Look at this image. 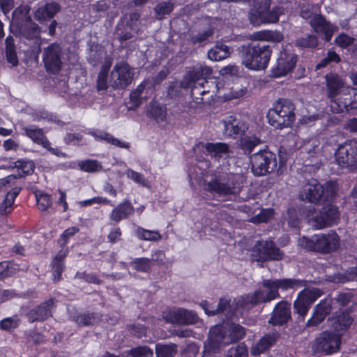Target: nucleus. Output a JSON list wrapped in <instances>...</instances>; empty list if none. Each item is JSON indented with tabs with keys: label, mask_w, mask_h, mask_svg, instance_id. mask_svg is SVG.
I'll return each instance as SVG.
<instances>
[{
	"label": "nucleus",
	"mask_w": 357,
	"mask_h": 357,
	"mask_svg": "<svg viewBox=\"0 0 357 357\" xmlns=\"http://www.w3.org/2000/svg\"><path fill=\"white\" fill-rule=\"evenodd\" d=\"M340 238L335 231L328 234H314L312 237L303 236L299 239V245L310 252L328 254L340 247Z\"/></svg>",
	"instance_id": "7ed1b4c3"
},
{
	"label": "nucleus",
	"mask_w": 357,
	"mask_h": 357,
	"mask_svg": "<svg viewBox=\"0 0 357 357\" xmlns=\"http://www.w3.org/2000/svg\"><path fill=\"white\" fill-rule=\"evenodd\" d=\"M22 135H26L31 139L34 143L41 145L43 147L49 146V140L45 135L42 128H37L34 125H30L22 128Z\"/></svg>",
	"instance_id": "473e14b6"
},
{
	"label": "nucleus",
	"mask_w": 357,
	"mask_h": 357,
	"mask_svg": "<svg viewBox=\"0 0 357 357\" xmlns=\"http://www.w3.org/2000/svg\"><path fill=\"white\" fill-rule=\"evenodd\" d=\"M75 278L89 284H101L103 283V281L99 278V275L97 273H89L86 271H77L75 273Z\"/></svg>",
	"instance_id": "5fc2aeb1"
},
{
	"label": "nucleus",
	"mask_w": 357,
	"mask_h": 357,
	"mask_svg": "<svg viewBox=\"0 0 357 357\" xmlns=\"http://www.w3.org/2000/svg\"><path fill=\"white\" fill-rule=\"evenodd\" d=\"M243 188L236 174L215 176L205 184L204 190L213 195L227 197L238 195Z\"/></svg>",
	"instance_id": "20e7f679"
},
{
	"label": "nucleus",
	"mask_w": 357,
	"mask_h": 357,
	"mask_svg": "<svg viewBox=\"0 0 357 357\" xmlns=\"http://www.w3.org/2000/svg\"><path fill=\"white\" fill-rule=\"evenodd\" d=\"M298 46L305 48H314L318 45V39L314 35H307L305 37L300 38L296 40Z\"/></svg>",
	"instance_id": "052dcab7"
},
{
	"label": "nucleus",
	"mask_w": 357,
	"mask_h": 357,
	"mask_svg": "<svg viewBox=\"0 0 357 357\" xmlns=\"http://www.w3.org/2000/svg\"><path fill=\"white\" fill-rule=\"evenodd\" d=\"M61 54V47L56 43L44 50L43 61L47 73L54 75L59 73L62 67Z\"/></svg>",
	"instance_id": "2eb2a0df"
},
{
	"label": "nucleus",
	"mask_w": 357,
	"mask_h": 357,
	"mask_svg": "<svg viewBox=\"0 0 357 357\" xmlns=\"http://www.w3.org/2000/svg\"><path fill=\"white\" fill-rule=\"evenodd\" d=\"M109 68L110 66L104 65L98 73L96 81V89L98 91H105L108 89L107 78Z\"/></svg>",
	"instance_id": "8fccbe9b"
},
{
	"label": "nucleus",
	"mask_w": 357,
	"mask_h": 357,
	"mask_svg": "<svg viewBox=\"0 0 357 357\" xmlns=\"http://www.w3.org/2000/svg\"><path fill=\"white\" fill-rule=\"evenodd\" d=\"M296 106L289 98H280L269 109L266 117L269 124L276 129L291 127L296 121Z\"/></svg>",
	"instance_id": "f03ea898"
},
{
	"label": "nucleus",
	"mask_w": 357,
	"mask_h": 357,
	"mask_svg": "<svg viewBox=\"0 0 357 357\" xmlns=\"http://www.w3.org/2000/svg\"><path fill=\"white\" fill-rule=\"evenodd\" d=\"M5 45V54L7 61L13 66H17L19 60L17 56L15 40L12 36L8 35L6 37Z\"/></svg>",
	"instance_id": "79ce46f5"
},
{
	"label": "nucleus",
	"mask_w": 357,
	"mask_h": 357,
	"mask_svg": "<svg viewBox=\"0 0 357 357\" xmlns=\"http://www.w3.org/2000/svg\"><path fill=\"white\" fill-rule=\"evenodd\" d=\"M73 320L79 326H90L98 324L101 320V315L95 312L77 313L73 317Z\"/></svg>",
	"instance_id": "e433bc0d"
},
{
	"label": "nucleus",
	"mask_w": 357,
	"mask_h": 357,
	"mask_svg": "<svg viewBox=\"0 0 357 357\" xmlns=\"http://www.w3.org/2000/svg\"><path fill=\"white\" fill-rule=\"evenodd\" d=\"M89 134L93 136L97 141H105L114 146L128 149L130 144L127 142H122L114 137L112 134L104 131H90Z\"/></svg>",
	"instance_id": "c9c22d12"
},
{
	"label": "nucleus",
	"mask_w": 357,
	"mask_h": 357,
	"mask_svg": "<svg viewBox=\"0 0 357 357\" xmlns=\"http://www.w3.org/2000/svg\"><path fill=\"white\" fill-rule=\"evenodd\" d=\"M136 236L144 241H155L156 240V231H151L144 229L141 227H138L135 230Z\"/></svg>",
	"instance_id": "e2e57ef3"
},
{
	"label": "nucleus",
	"mask_w": 357,
	"mask_h": 357,
	"mask_svg": "<svg viewBox=\"0 0 357 357\" xmlns=\"http://www.w3.org/2000/svg\"><path fill=\"white\" fill-rule=\"evenodd\" d=\"M205 150L211 156L221 158L224 154L229 153V146L227 144L223 142H207L205 144Z\"/></svg>",
	"instance_id": "ea45409f"
},
{
	"label": "nucleus",
	"mask_w": 357,
	"mask_h": 357,
	"mask_svg": "<svg viewBox=\"0 0 357 357\" xmlns=\"http://www.w3.org/2000/svg\"><path fill=\"white\" fill-rule=\"evenodd\" d=\"M224 131L225 136L237 139L245 135L249 128L248 123L234 115H229L223 120Z\"/></svg>",
	"instance_id": "aec40b11"
},
{
	"label": "nucleus",
	"mask_w": 357,
	"mask_h": 357,
	"mask_svg": "<svg viewBox=\"0 0 357 357\" xmlns=\"http://www.w3.org/2000/svg\"><path fill=\"white\" fill-rule=\"evenodd\" d=\"M298 61V55L291 47H282L275 63L271 69L272 77L279 78L291 73Z\"/></svg>",
	"instance_id": "0eeeda50"
},
{
	"label": "nucleus",
	"mask_w": 357,
	"mask_h": 357,
	"mask_svg": "<svg viewBox=\"0 0 357 357\" xmlns=\"http://www.w3.org/2000/svg\"><path fill=\"white\" fill-rule=\"evenodd\" d=\"M259 143L260 139L258 137H246L241 139L240 146L245 154H250Z\"/></svg>",
	"instance_id": "13d9d810"
},
{
	"label": "nucleus",
	"mask_w": 357,
	"mask_h": 357,
	"mask_svg": "<svg viewBox=\"0 0 357 357\" xmlns=\"http://www.w3.org/2000/svg\"><path fill=\"white\" fill-rule=\"evenodd\" d=\"M270 294V290L266 294H264V291L259 289L255 290L252 294H248L243 296H241L237 305L243 309L249 308L250 307L256 306L260 303H265L275 300V298L271 297Z\"/></svg>",
	"instance_id": "a878e982"
},
{
	"label": "nucleus",
	"mask_w": 357,
	"mask_h": 357,
	"mask_svg": "<svg viewBox=\"0 0 357 357\" xmlns=\"http://www.w3.org/2000/svg\"><path fill=\"white\" fill-rule=\"evenodd\" d=\"M341 61L340 56L336 52L332 49L328 50L326 56L320 60L316 65L315 70H319L326 67L331 63H338Z\"/></svg>",
	"instance_id": "de8ad7c7"
},
{
	"label": "nucleus",
	"mask_w": 357,
	"mask_h": 357,
	"mask_svg": "<svg viewBox=\"0 0 357 357\" xmlns=\"http://www.w3.org/2000/svg\"><path fill=\"white\" fill-rule=\"evenodd\" d=\"M309 24L316 33L323 36L326 42L331 40L336 29L330 22L326 21V17L321 14L314 15Z\"/></svg>",
	"instance_id": "5701e85b"
},
{
	"label": "nucleus",
	"mask_w": 357,
	"mask_h": 357,
	"mask_svg": "<svg viewBox=\"0 0 357 357\" xmlns=\"http://www.w3.org/2000/svg\"><path fill=\"white\" fill-rule=\"evenodd\" d=\"M331 310L332 305L330 300L326 298L321 300L314 306L312 315L307 321L306 326L307 327L317 326L330 314Z\"/></svg>",
	"instance_id": "393cba45"
},
{
	"label": "nucleus",
	"mask_w": 357,
	"mask_h": 357,
	"mask_svg": "<svg viewBox=\"0 0 357 357\" xmlns=\"http://www.w3.org/2000/svg\"><path fill=\"white\" fill-rule=\"evenodd\" d=\"M335 199V197L322 201L321 208L312 219L313 225L317 229L330 227L338 223L340 212L338 206L334 204Z\"/></svg>",
	"instance_id": "423d86ee"
},
{
	"label": "nucleus",
	"mask_w": 357,
	"mask_h": 357,
	"mask_svg": "<svg viewBox=\"0 0 357 357\" xmlns=\"http://www.w3.org/2000/svg\"><path fill=\"white\" fill-rule=\"evenodd\" d=\"M130 334L133 337L142 338L146 333V327L143 324H133L127 326Z\"/></svg>",
	"instance_id": "0e129e2a"
},
{
	"label": "nucleus",
	"mask_w": 357,
	"mask_h": 357,
	"mask_svg": "<svg viewBox=\"0 0 357 357\" xmlns=\"http://www.w3.org/2000/svg\"><path fill=\"white\" fill-rule=\"evenodd\" d=\"M16 178L17 177L14 175H9L4 178H0V189L7 186L11 187V189L7 192L5 197L11 201V204H14L16 197L19 195L22 189L21 186H13Z\"/></svg>",
	"instance_id": "4c0bfd02"
},
{
	"label": "nucleus",
	"mask_w": 357,
	"mask_h": 357,
	"mask_svg": "<svg viewBox=\"0 0 357 357\" xmlns=\"http://www.w3.org/2000/svg\"><path fill=\"white\" fill-rule=\"evenodd\" d=\"M331 327L335 332L347 331L354 321V319L347 310H339L328 319Z\"/></svg>",
	"instance_id": "cd10ccee"
},
{
	"label": "nucleus",
	"mask_w": 357,
	"mask_h": 357,
	"mask_svg": "<svg viewBox=\"0 0 357 357\" xmlns=\"http://www.w3.org/2000/svg\"><path fill=\"white\" fill-rule=\"evenodd\" d=\"M335 156L340 166L357 165V139L347 140L340 144L335 153Z\"/></svg>",
	"instance_id": "4468645a"
},
{
	"label": "nucleus",
	"mask_w": 357,
	"mask_h": 357,
	"mask_svg": "<svg viewBox=\"0 0 357 357\" xmlns=\"http://www.w3.org/2000/svg\"><path fill=\"white\" fill-rule=\"evenodd\" d=\"M134 73L126 62L116 63L111 73L112 86L114 89H125L133 79Z\"/></svg>",
	"instance_id": "ddd939ff"
},
{
	"label": "nucleus",
	"mask_w": 357,
	"mask_h": 357,
	"mask_svg": "<svg viewBox=\"0 0 357 357\" xmlns=\"http://www.w3.org/2000/svg\"><path fill=\"white\" fill-rule=\"evenodd\" d=\"M280 337L278 331L265 333L255 344L250 347L252 356H257L268 352L274 347Z\"/></svg>",
	"instance_id": "4be33fe9"
},
{
	"label": "nucleus",
	"mask_w": 357,
	"mask_h": 357,
	"mask_svg": "<svg viewBox=\"0 0 357 357\" xmlns=\"http://www.w3.org/2000/svg\"><path fill=\"white\" fill-rule=\"evenodd\" d=\"M200 306L208 316L215 315L224 312H231V299L227 297L220 298L217 305L206 300L202 301L200 303Z\"/></svg>",
	"instance_id": "c756f323"
},
{
	"label": "nucleus",
	"mask_w": 357,
	"mask_h": 357,
	"mask_svg": "<svg viewBox=\"0 0 357 357\" xmlns=\"http://www.w3.org/2000/svg\"><path fill=\"white\" fill-rule=\"evenodd\" d=\"M305 199L312 204H317L320 201L328 198H334L337 193L332 183H328L326 187L320 184L318 180L312 178L304 189Z\"/></svg>",
	"instance_id": "6e6552de"
},
{
	"label": "nucleus",
	"mask_w": 357,
	"mask_h": 357,
	"mask_svg": "<svg viewBox=\"0 0 357 357\" xmlns=\"http://www.w3.org/2000/svg\"><path fill=\"white\" fill-rule=\"evenodd\" d=\"M132 20L126 21V23L120 22L116 27V33L121 43L128 40L132 37Z\"/></svg>",
	"instance_id": "c03bdc74"
},
{
	"label": "nucleus",
	"mask_w": 357,
	"mask_h": 357,
	"mask_svg": "<svg viewBox=\"0 0 357 357\" xmlns=\"http://www.w3.org/2000/svg\"><path fill=\"white\" fill-rule=\"evenodd\" d=\"M303 291L299 293L298 297L294 303V309L296 313L302 317H304L310 307V305L314 302L315 298L310 294L302 295Z\"/></svg>",
	"instance_id": "72a5a7b5"
},
{
	"label": "nucleus",
	"mask_w": 357,
	"mask_h": 357,
	"mask_svg": "<svg viewBox=\"0 0 357 357\" xmlns=\"http://www.w3.org/2000/svg\"><path fill=\"white\" fill-rule=\"evenodd\" d=\"M130 265L137 271L149 273L151 267V261L145 257L134 258L130 262Z\"/></svg>",
	"instance_id": "49530a36"
},
{
	"label": "nucleus",
	"mask_w": 357,
	"mask_h": 357,
	"mask_svg": "<svg viewBox=\"0 0 357 357\" xmlns=\"http://www.w3.org/2000/svg\"><path fill=\"white\" fill-rule=\"evenodd\" d=\"M327 96L333 101L340 93L344 86V82L342 77L336 73H328L324 76Z\"/></svg>",
	"instance_id": "c85d7f7f"
},
{
	"label": "nucleus",
	"mask_w": 357,
	"mask_h": 357,
	"mask_svg": "<svg viewBox=\"0 0 357 357\" xmlns=\"http://www.w3.org/2000/svg\"><path fill=\"white\" fill-rule=\"evenodd\" d=\"M227 334V329L223 325H215L211 328L208 335L224 341Z\"/></svg>",
	"instance_id": "338daca9"
},
{
	"label": "nucleus",
	"mask_w": 357,
	"mask_h": 357,
	"mask_svg": "<svg viewBox=\"0 0 357 357\" xmlns=\"http://www.w3.org/2000/svg\"><path fill=\"white\" fill-rule=\"evenodd\" d=\"M13 167L17 169L18 177L23 178L33 173L35 164L33 160L24 158L14 162Z\"/></svg>",
	"instance_id": "58836bf2"
},
{
	"label": "nucleus",
	"mask_w": 357,
	"mask_h": 357,
	"mask_svg": "<svg viewBox=\"0 0 357 357\" xmlns=\"http://www.w3.org/2000/svg\"><path fill=\"white\" fill-rule=\"evenodd\" d=\"M142 84H139L135 90L130 92L129 101L128 102V109L135 110L141 105L142 99H143V94L140 88H142Z\"/></svg>",
	"instance_id": "a18cd8bd"
},
{
	"label": "nucleus",
	"mask_w": 357,
	"mask_h": 357,
	"mask_svg": "<svg viewBox=\"0 0 357 357\" xmlns=\"http://www.w3.org/2000/svg\"><path fill=\"white\" fill-rule=\"evenodd\" d=\"M178 351V346L174 343L163 344L158 343V357H174Z\"/></svg>",
	"instance_id": "603ef678"
},
{
	"label": "nucleus",
	"mask_w": 357,
	"mask_h": 357,
	"mask_svg": "<svg viewBox=\"0 0 357 357\" xmlns=\"http://www.w3.org/2000/svg\"><path fill=\"white\" fill-rule=\"evenodd\" d=\"M269 0H264L256 7L255 13L251 14V21L253 23H276L279 21L280 16L283 13V9L279 6H275L270 9Z\"/></svg>",
	"instance_id": "9d476101"
},
{
	"label": "nucleus",
	"mask_w": 357,
	"mask_h": 357,
	"mask_svg": "<svg viewBox=\"0 0 357 357\" xmlns=\"http://www.w3.org/2000/svg\"><path fill=\"white\" fill-rule=\"evenodd\" d=\"M135 208L132 203L126 199L119 204L114 207L109 215V220L115 223H119L121 220L128 218L135 213Z\"/></svg>",
	"instance_id": "7c9ffc66"
},
{
	"label": "nucleus",
	"mask_w": 357,
	"mask_h": 357,
	"mask_svg": "<svg viewBox=\"0 0 357 357\" xmlns=\"http://www.w3.org/2000/svg\"><path fill=\"white\" fill-rule=\"evenodd\" d=\"M52 272V280L54 283H56L62 280V274L65 271V263L52 260L50 263Z\"/></svg>",
	"instance_id": "864d4df0"
},
{
	"label": "nucleus",
	"mask_w": 357,
	"mask_h": 357,
	"mask_svg": "<svg viewBox=\"0 0 357 357\" xmlns=\"http://www.w3.org/2000/svg\"><path fill=\"white\" fill-rule=\"evenodd\" d=\"M20 324V319L17 315L3 319L0 321V330L11 332L18 328Z\"/></svg>",
	"instance_id": "3c124183"
},
{
	"label": "nucleus",
	"mask_w": 357,
	"mask_h": 357,
	"mask_svg": "<svg viewBox=\"0 0 357 357\" xmlns=\"http://www.w3.org/2000/svg\"><path fill=\"white\" fill-rule=\"evenodd\" d=\"M79 167L83 172L94 173L100 172L102 169L100 162L96 160L87 159L79 162Z\"/></svg>",
	"instance_id": "09e8293b"
},
{
	"label": "nucleus",
	"mask_w": 357,
	"mask_h": 357,
	"mask_svg": "<svg viewBox=\"0 0 357 357\" xmlns=\"http://www.w3.org/2000/svg\"><path fill=\"white\" fill-rule=\"evenodd\" d=\"M274 215L275 211L273 208H262L254 218L256 222L266 223L273 218Z\"/></svg>",
	"instance_id": "680f3d73"
},
{
	"label": "nucleus",
	"mask_w": 357,
	"mask_h": 357,
	"mask_svg": "<svg viewBox=\"0 0 357 357\" xmlns=\"http://www.w3.org/2000/svg\"><path fill=\"white\" fill-rule=\"evenodd\" d=\"M149 354H152L153 353L146 346H139L132 348L128 352V354L132 357H147Z\"/></svg>",
	"instance_id": "774afa93"
},
{
	"label": "nucleus",
	"mask_w": 357,
	"mask_h": 357,
	"mask_svg": "<svg viewBox=\"0 0 357 357\" xmlns=\"http://www.w3.org/2000/svg\"><path fill=\"white\" fill-rule=\"evenodd\" d=\"M36 196L37 206L39 210L42 211H47L52 206V200L51 195L46 193H41Z\"/></svg>",
	"instance_id": "bf43d9fd"
},
{
	"label": "nucleus",
	"mask_w": 357,
	"mask_h": 357,
	"mask_svg": "<svg viewBox=\"0 0 357 357\" xmlns=\"http://www.w3.org/2000/svg\"><path fill=\"white\" fill-rule=\"evenodd\" d=\"M252 41H262L267 43V42L280 43L284 40L282 33L277 30H261L255 31L252 34Z\"/></svg>",
	"instance_id": "f704fd0d"
},
{
	"label": "nucleus",
	"mask_w": 357,
	"mask_h": 357,
	"mask_svg": "<svg viewBox=\"0 0 357 357\" xmlns=\"http://www.w3.org/2000/svg\"><path fill=\"white\" fill-rule=\"evenodd\" d=\"M17 26L20 34L27 40L40 38V28L29 15H24L18 20Z\"/></svg>",
	"instance_id": "b1692460"
},
{
	"label": "nucleus",
	"mask_w": 357,
	"mask_h": 357,
	"mask_svg": "<svg viewBox=\"0 0 357 357\" xmlns=\"http://www.w3.org/2000/svg\"><path fill=\"white\" fill-rule=\"evenodd\" d=\"M241 63L245 68L265 70L270 63L273 47L262 41H250L241 45L237 49Z\"/></svg>",
	"instance_id": "f257e3e1"
},
{
	"label": "nucleus",
	"mask_w": 357,
	"mask_h": 357,
	"mask_svg": "<svg viewBox=\"0 0 357 357\" xmlns=\"http://www.w3.org/2000/svg\"><path fill=\"white\" fill-rule=\"evenodd\" d=\"M254 255L258 262L279 261L282 259L284 253L273 241H257L253 248Z\"/></svg>",
	"instance_id": "f8f14e48"
},
{
	"label": "nucleus",
	"mask_w": 357,
	"mask_h": 357,
	"mask_svg": "<svg viewBox=\"0 0 357 357\" xmlns=\"http://www.w3.org/2000/svg\"><path fill=\"white\" fill-rule=\"evenodd\" d=\"M227 332L231 342H237L243 339L246 331L244 327L238 324L230 322L227 324Z\"/></svg>",
	"instance_id": "37998d69"
},
{
	"label": "nucleus",
	"mask_w": 357,
	"mask_h": 357,
	"mask_svg": "<svg viewBox=\"0 0 357 357\" xmlns=\"http://www.w3.org/2000/svg\"><path fill=\"white\" fill-rule=\"evenodd\" d=\"M230 55L229 47L223 43L216 44L208 52V58L214 61L223 60Z\"/></svg>",
	"instance_id": "a19ab883"
},
{
	"label": "nucleus",
	"mask_w": 357,
	"mask_h": 357,
	"mask_svg": "<svg viewBox=\"0 0 357 357\" xmlns=\"http://www.w3.org/2000/svg\"><path fill=\"white\" fill-rule=\"evenodd\" d=\"M291 319V303L287 301H281L275 304L268 323L273 326H282Z\"/></svg>",
	"instance_id": "412c9836"
},
{
	"label": "nucleus",
	"mask_w": 357,
	"mask_h": 357,
	"mask_svg": "<svg viewBox=\"0 0 357 357\" xmlns=\"http://www.w3.org/2000/svg\"><path fill=\"white\" fill-rule=\"evenodd\" d=\"M79 231V228L76 226L70 227L66 229L60 235L59 238L57 239V245L59 247L67 246V244L68 243L70 238L75 236Z\"/></svg>",
	"instance_id": "4d7b16f0"
},
{
	"label": "nucleus",
	"mask_w": 357,
	"mask_h": 357,
	"mask_svg": "<svg viewBox=\"0 0 357 357\" xmlns=\"http://www.w3.org/2000/svg\"><path fill=\"white\" fill-rule=\"evenodd\" d=\"M61 10V6L56 2L47 3L39 7L34 13V18L40 24L54 18Z\"/></svg>",
	"instance_id": "2f4dec72"
},
{
	"label": "nucleus",
	"mask_w": 357,
	"mask_h": 357,
	"mask_svg": "<svg viewBox=\"0 0 357 357\" xmlns=\"http://www.w3.org/2000/svg\"><path fill=\"white\" fill-rule=\"evenodd\" d=\"M250 164L251 171L255 176H265L275 170L277 157L268 149L260 150L250 156Z\"/></svg>",
	"instance_id": "39448f33"
},
{
	"label": "nucleus",
	"mask_w": 357,
	"mask_h": 357,
	"mask_svg": "<svg viewBox=\"0 0 357 357\" xmlns=\"http://www.w3.org/2000/svg\"><path fill=\"white\" fill-rule=\"evenodd\" d=\"M307 285V281L299 278H282L275 280H265L263 282V287L270 289V294L272 298H279L280 294L279 289L287 291L289 289L296 290Z\"/></svg>",
	"instance_id": "9b49d317"
},
{
	"label": "nucleus",
	"mask_w": 357,
	"mask_h": 357,
	"mask_svg": "<svg viewBox=\"0 0 357 357\" xmlns=\"http://www.w3.org/2000/svg\"><path fill=\"white\" fill-rule=\"evenodd\" d=\"M162 316L167 323L184 326L195 324L199 319L193 311L183 308L165 311Z\"/></svg>",
	"instance_id": "dca6fc26"
},
{
	"label": "nucleus",
	"mask_w": 357,
	"mask_h": 357,
	"mask_svg": "<svg viewBox=\"0 0 357 357\" xmlns=\"http://www.w3.org/2000/svg\"><path fill=\"white\" fill-rule=\"evenodd\" d=\"M226 357H248V349L244 342L239 343L227 351Z\"/></svg>",
	"instance_id": "6e6d98bb"
},
{
	"label": "nucleus",
	"mask_w": 357,
	"mask_h": 357,
	"mask_svg": "<svg viewBox=\"0 0 357 357\" xmlns=\"http://www.w3.org/2000/svg\"><path fill=\"white\" fill-rule=\"evenodd\" d=\"M357 109V89L351 88L347 93L332 101L331 110L333 113L340 114Z\"/></svg>",
	"instance_id": "6ab92c4d"
},
{
	"label": "nucleus",
	"mask_w": 357,
	"mask_h": 357,
	"mask_svg": "<svg viewBox=\"0 0 357 357\" xmlns=\"http://www.w3.org/2000/svg\"><path fill=\"white\" fill-rule=\"evenodd\" d=\"M342 343V334L325 331L315 339L314 349L322 355H332L338 352Z\"/></svg>",
	"instance_id": "1a4fd4ad"
},
{
	"label": "nucleus",
	"mask_w": 357,
	"mask_h": 357,
	"mask_svg": "<svg viewBox=\"0 0 357 357\" xmlns=\"http://www.w3.org/2000/svg\"><path fill=\"white\" fill-rule=\"evenodd\" d=\"M140 84L142 87L140 88L143 94V99L148 100L152 98L150 104L151 109L147 112V116L156 120V107L155 106L156 98V77H153L151 79H144Z\"/></svg>",
	"instance_id": "bb28decb"
},
{
	"label": "nucleus",
	"mask_w": 357,
	"mask_h": 357,
	"mask_svg": "<svg viewBox=\"0 0 357 357\" xmlns=\"http://www.w3.org/2000/svg\"><path fill=\"white\" fill-rule=\"evenodd\" d=\"M14 274V270L10 261H3L0 262V280L11 277Z\"/></svg>",
	"instance_id": "69168bd1"
},
{
	"label": "nucleus",
	"mask_w": 357,
	"mask_h": 357,
	"mask_svg": "<svg viewBox=\"0 0 357 357\" xmlns=\"http://www.w3.org/2000/svg\"><path fill=\"white\" fill-rule=\"evenodd\" d=\"M54 306V299L50 298L31 308L26 313V317L29 323L43 322L52 317Z\"/></svg>",
	"instance_id": "f3484780"
},
{
	"label": "nucleus",
	"mask_w": 357,
	"mask_h": 357,
	"mask_svg": "<svg viewBox=\"0 0 357 357\" xmlns=\"http://www.w3.org/2000/svg\"><path fill=\"white\" fill-rule=\"evenodd\" d=\"M212 74V69L210 67L202 64H197L190 68L185 74L183 82L186 87H192L195 84L204 86L208 78Z\"/></svg>",
	"instance_id": "a211bd4d"
}]
</instances>
